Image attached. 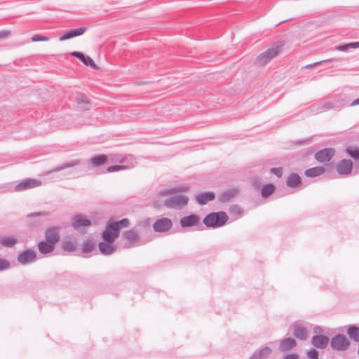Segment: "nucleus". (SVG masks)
I'll list each match as a JSON object with an SVG mask.
<instances>
[{
  "mask_svg": "<svg viewBox=\"0 0 359 359\" xmlns=\"http://www.w3.org/2000/svg\"><path fill=\"white\" fill-rule=\"evenodd\" d=\"M228 219L229 217L225 212H212L204 218L203 223L207 227L217 228L222 226Z\"/></svg>",
  "mask_w": 359,
  "mask_h": 359,
  "instance_id": "nucleus-1",
  "label": "nucleus"
},
{
  "mask_svg": "<svg viewBox=\"0 0 359 359\" xmlns=\"http://www.w3.org/2000/svg\"><path fill=\"white\" fill-rule=\"evenodd\" d=\"M188 196L184 195H175L165 200L163 205L168 208L181 210L188 204Z\"/></svg>",
  "mask_w": 359,
  "mask_h": 359,
  "instance_id": "nucleus-2",
  "label": "nucleus"
},
{
  "mask_svg": "<svg viewBox=\"0 0 359 359\" xmlns=\"http://www.w3.org/2000/svg\"><path fill=\"white\" fill-rule=\"evenodd\" d=\"M281 51V46L271 47L261 53L256 59L255 63L258 66H264L270 60L277 56Z\"/></svg>",
  "mask_w": 359,
  "mask_h": 359,
  "instance_id": "nucleus-3",
  "label": "nucleus"
},
{
  "mask_svg": "<svg viewBox=\"0 0 359 359\" xmlns=\"http://www.w3.org/2000/svg\"><path fill=\"white\" fill-rule=\"evenodd\" d=\"M91 225V222L81 215H75L72 220V227L82 233H86L87 229Z\"/></svg>",
  "mask_w": 359,
  "mask_h": 359,
  "instance_id": "nucleus-4",
  "label": "nucleus"
},
{
  "mask_svg": "<svg viewBox=\"0 0 359 359\" xmlns=\"http://www.w3.org/2000/svg\"><path fill=\"white\" fill-rule=\"evenodd\" d=\"M41 184L42 182L39 180L27 178L17 184L14 187V191L16 192H20L33 188L39 187Z\"/></svg>",
  "mask_w": 359,
  "mask_h": 359,
  "instance_id": "nucleus-5",
  "label": "nucleus"
},
{
  "mask_svg": "<svg viewBox=\"0 0 359 359\" xmlns=\"http://www.w3.org/2000/svg\"><path fill=\"white\" fill-rule=\"evenodd\" d=\"M349 344L348 339L343 334H337L331 339V347L337 351H344Z\"/></svg>",
  "mask_w": 359,
  "mask_h": 359,
  "instance_id": "nucleus-6",
  "label": "nucleus"
},
{
  "mask_svg": "<svg viewBox=\"0 0 359 359\" xmlns=\"http://www.w3.org/2000/svg\"><path fill=\"white\" fill-rule=\"evenodd\" d=\"M172 226V222L170 219L163 217L157 219L153 224L154 230L156 232H165L170 230Z\"/></svg>",
  "mask_w": 359,
  "mask_h": 359,
  "instance_id": "nucleus-7",
  "label": "nucleus"
},
{
  "mask_svg": "<svg viewBox=\"0 0 359 359\" xmlns=\"http://www.w3.org/2000/svg\"><path fill=\"white\" fill-rule=\"evenodd\" d=\"M118 231L110 223H109L102 232V238L104 241L113 243L118 236Z\"/></svg>",
  "mask_w": 359,
  "mask_h": 359,
  "instance_id": "nucleus-8",
  "label": "nucleus"
},
{
  "mask_svg": "<svg viewBox=\"0 0 359 359\" xmlns=\"http://www.w3.org/2000/svg\"><path fill=\"white\" fill-rule=\"evenodd\" d=\"M335 150L333 148H326L318 151L315 154L316 159L320 163L329 161L334 155Z\"/></svg>",
  "mask_w": 359,
  "mask_h": 359,
  "instance_id": "nucleus-9",
  "label": "nucleus"
},
{
  "mask_svg": "<svg viewBox=\"0 0 359 359\" xmlns=\"http://www.w3.org/2000/svg\"><path fill=\"white\" fill-rule=\"evenodd\" d=\"M353 169V162L349 159H343L337 165V170L340 175H347Z\"/></svg>",
  "mask_w": 359,
  "mask_h": 359,
  "instance_id": "nucleus-10",
  "label": "nucleus"
},
{
  "mask_svg": "<svg viewBox=\"0 0 359 359\" xmlns=\"http://www.w3.org/2000/svg\"><path fill=\"white\" fill-rule=\"evenodd\" d=\"M36 256V252L34 250H27L18 255V260L22 264H27L34 262Z\"/></svg>",
  "mask_w": 359,
  "mask_h": 359,
  "instance_id": "nucleus-11",
  "label": "nucleus"
},
{
  "mask_svg": "<svg viewBox=\"0 0 359 359\" xmlns=\"http://www.w3.org/2000/svg\"><path fill=\"white\" fill-rule=\"evenodd\" d=\"M46 241L55 245L60 240L59 228L50 227L45 231Z\"/></svg>",
  "mask_w": 359,
  "mask_h": 359,
  "instance_id": "nucleus-12",
  "label": "nucleus"
},
{
  "mask_svg": "<svg viewBox=\"0 0 359 359\" xmlns=\"http://www.w3.org/2000/svg\"><path fill=\"white\" fill-rule=\"evenodd\" d=\"M329 343V338L325 335L317 334L312 337V344L318 348H325Z\"/></svg>",
  "mask_w": 359,
  "mask_h": 359,
  "instance_id": "nucleus-13",
  "label": "nucleus"
},
{
  "mask_svg": "<svg viewBox=\"0 0 359 359\" xmlns=\"http://www.w3.org/2000/svg\"><path fill=\"white\" fill-rule=\"evenodd\" d=\"M199 220L198 215H191L181 218L180 223L182 227H190L196 225Z\"/></svg>",
  "mask_w": 359,
  "mask_h": 359,
  "instance_id": "nucleus-14",
  "label": "nucleus"
},
{
  "mask_svg": "<svg viewBox=\"0 0 359 359\" xmlns=\"http://www.w3.org/2000/svg\"><path fill=\"white\" fill-rule=\"evenodd\" d=\"M80 164H81V160H79V159H74V160H72V161H71L69 162L60 164V165L53 168L51 170L48 171L47 173L48 174V173H50V172H60V171H61L62 170H65V169H67V168H72V167L79 165Z\"/></svg>",
  "mask_w": 359,
  "mask_h": 359,
  "instance_id": "nucleus-15",
  "label": "nucleus"
},
{
  "mask_svg": "<svg viewBox=\"0 0 359 359\" xmlns=\"http://www.w3.org/2000/svg\"><path fill=\"white\" fill-rule=\"evenodd\" d=\"M71 55L81 60L86 65L90 66L95 69L98 68L91 57H86L80 52L74 51L71 53Z\"/></svg>",
  "mask_w": 359,
  "mask_h": 359,
  "instance_id": "nucleus-16",
  "label": "nucleus"
},
{
  "mask_svg": "<svg viewBox=\"0 0 359 359\" xmlns=\"http://www.w3.org/2000/svg\"><path fill=\"white\" fill-rule=\"evenodd\" d=\"M86 30V27H79L78 29H72L60 37V41H65L75 36L82 35Z\"/></svg>",
  "mask_w": 359,
  "mask_h": 359,
  "instance_id": "nucleus-17",
  "label": "nucleus"
},
{
  "mask_svg": "<svg viewBox=\"0 0 359 359\" xmlns=\"http://www.w3.org/2000/svg\"><path fill=\"white\" fill-rule=\"evenodd\" d=\"M215 194L211 191L200 194L196 196V201L200 205H205L209 201L214 200Z\"/></svg>",
  "mask_w": 359,
  "mask_h": 359,
  "instance_id": "nucleus-18",
  "label": "nucleus"
},
{
  "mask_svg": "<svg viewBox=\"0 0 359 359\" xmlns=\"http://www.w3.org/2000/svg\"><path fill=\"white\" fill-rule=\"evenodd\" d=\"M109 161V156L97 155L89 159V163L94 168L104 165Z\"/></svg>",
  "mask_w": 359,
  "mask_h": 359,
  "instance_id": "nucleus-19",
  "label": "nucleus"
},
{
  "mask_svg": "<svg viewBox=\"0 0 359 359\" xmlns=\"http://www.w3.org/2000/svg\"><path fill=\"white\" fill-rule=\"evenodd\" d=\"M78 107L82 110L89 109L90 100L83 94H78L76 98Z\"/></svg>",
  "mask_w": 359,
  "mask_h": 359,
  "instance_id": "nucleus-20",
  "label": "nucleus"
},
{
  "mask_svg": "<svg viewBox=\"0 0 359 359\" xmlns=\"http://www.w3.org/2000/svg\"><path fill=\"white\" fill-rule=\"evenodd\" d=\"M296 346V341L294 339L288 337L280 341V350L282 351H288Z\"/></svg>",
  "mask_w": 359,
  "mask_h": 359,
  "instance_id": "nucleus-21",
  "label": "nucleus"
},
{
  "mask_svg": "<svg viewBox=\"0 0 359 359\" xmlns=\"http://www.w3.org/2000/svg\"><path fill=\"white\" fill-rule=\"evenodd\" d=\"M271 348L265 346L259 351L255 352L250 359H265L271 354Z\"/></svg>",
  "mask_w": 359,
  "mask_h": 359,
  "instance_id": "nucleus-22",
  "label": "nucleus"
},
{
  "mask_svg": "<svg viewBox=\"0 0 359 359\" xmlns=\"http://www.w3.org/2000/svg\"><path fill=\"white\" fill-rule=\"evenodd\" d=\"M38 248L41 253L47 254L53 252L55 249V245L46 241H41L38 244Z\"/></svg>",
  "mask_w": 359,
  "mask_h": 359,
  "instance_id": "nucleus-23",
  "label": "nucleus"
},
{
  "mask_svg": "<svg viewBox=\"0 0 359 359\" xmlns=\"http://www.w3.org/2000/svg\"><path fill=\"white\" fill-rule=\"evenodd\" d=\"M99 248L100 252L105 255H109L115 250V247L112 245V243L106 241L100 243Z\"/></svg>",
  "mask_w": 359,
  "mask_h": 359,
  "instance_id": "nucleus-24",
  "label": "nucleus"
},
{
  "mask_svg": "<svg viewBox=\"0 0 359 359\" xmlns=\"http://www.w3.org/2000/svg\"><path fill=\"white\" fill-rule=\"evenodd\" d=\"M324 172H325V168H323L322 166H317V167H314V168L306 170L305 171V175L307 177H317V176L322 175L323 173H324Z\"/></svg>",
  "mask_w": 359,
  "mask_h": 359,
  "instance_id": "nucleus-25",
  "label": "nucleus"
},
{
  "mask_svg": "<svg viewBox=\"0 0 359 359\" xmlns=\"http://www.w3.org/2000/svg\"><path fill=\"white\" fill-rule=\"evenodd\" d=\"M286 183L290 187H296L301 183V178L297 174L292 173L287 177Z\"/></svg>",
  "mask_w": 359,
  "mask_h": 359,
  "instance_id": "nucleus-26",
  "label": "nucleus"
},
{
  "mask_svg": "<svg viewBox=\"0 0 359 359\" xmlns=\"http://www.w3.org/2000/svg\"><path fill=\"white\" fill-rule=\"evenodd\" d=\"M238 194V189L236 188L230 189L226 191H224L220 196V201L222 202H226L230 200L231 198L234 197Z\"/></svg>",
  "mask_w": 359,
  "mask_h": 359,
  "instance_id": "nucleus-27",
  "label": "nucleus"
},
{
  "mask_svg": "<svg viewBox=\"0 0 359 359\" xmlns=\"http://www.w3.org/2000/svg\"><path fill=\"white\" fill-rule=\"evenodd\" d=\"M119 163L121 165H131V168H134L136 164L135 158L132 155H127L125 156H121Z\"/></svg>",
  "mask_w": 359,
  "mask_h": 359,
  "instance_id": "nucleus-28",
  "label": "nucleus"
},
{
  "mask_svg": "<svg viewBox=\"0 0 359 359\" xmlns=\"http://www.w3.org/2000/svg\"><path fill=\"white\" fill-rule=\"evenodd\" d=\"M294 336L300 339H306L307 337L306 330L301 325H295L294 328Z\"/></svg>",
  "mask_w": 359,
  "mask_h": 359,
  "instance_id": "nucleus-29",
  "label": "nucleus"
},
{
  "mask_svg": "<svg viewBox=\"0 0 359 359\" xmlns=\"http://www.w3.org/2000/svg\"><path fill=\"white\" fill-rule=\"evenodd\" d=\"M17 243V239L13 236L3 237L0 240V244L3 246L11 248Z\"/></svg>",
  "mask_w": 359,
  "mask_h": 359,
  "instance_id": "nucleus-30",
  "label": "nucleus"
},
{
  "mask_svg": "<svg viewBox=\"0 0 359 359\" xmlns=\"http://www.w3.org/2000/svg\"><path fill=\"white\" fill-rule=\"evenodd\" d=\"M123 236L126 239L130 241H138L140 236L136 231L130 229L125 231Z\"/></svg>",
  "mask_w": 359,
  "mask_h": 359,
  "instance_id": "nucleus-31",
  "label": "nucleus"
},
{
  "mask_svg": "<svg viewBox=\"0 0 359 359\" xmlns=\"http://www.w3.org/2000/svg\"><path fill=\"white\" fill-rule=\"evenodd\" d=\"M347 333L351 339H353L355 341H359V327L351 326L348 329Z\"/></svg>",
  "mask_w": 359,
  "mask_h": 359,
  "instance_id": "nucleus-32",
  "label": "nucleus"
},
{
  "mask_svg": "<svg viewBox=\"0 0 359 359\" xmlns=\"http://www.w3.org/2000/svg\"><path fill=\"white\" fill-rule=\"evenodd\" d=\"M113 225L118 231L121 228L128 227L130 224V220L128 218H124L118 222H112L110 223Z\"/></svg>",
  "mask_w": 359,
  "mask_h": 359,
  "instance_id": "nucleus-33",
  "label": "nucleus"
},
{
  "mask_svg": "<svg viewBox=\"0 0 359 359\" xmlns=\"http://www.w3.org/2000/svg\"><path fill=\"white\" fill-rule=\"evenodd\" d=\"M347 154L354 160H359V149L355 147L349 146L346 149Z\"/></svg>",
  "mask_w": 359,
  "mask_h": 359,
  "instance_id": "nucleus-34",
  "label": "nucleus"
},
{
  "mask_svg": "<svg viewBox=\"0 0 359 359\" xmlns=\"http://www.w3.org/2000/svg\"><path fill=\"white\" fill-rule=\"evenodd\" d=\"M131 168V165H116L109 166L107 168L108 172H113L123 170H128Z\"/></svg>",
  "mask_w": 359,
  "mask_h": 359,
  "instance_id": "nucleus-35",
  "label": "nucleus"
},
{
  "mask_svg": "<svg viewBox=\"0 0 359 359\" xmlns=\"http://www.w3.org/2000/svg\"><path fill=\"white\" fill-rule=\"evenodd\" d=\"M359 48V42H353L347 43L342 46H338L336 47V49L339 51H346L348 48Z\"/></svg>",
  "mask_w": 359,
  "mask_h": 359,
  "instance_id": "nucleus-36",
  "label": "nucleus"
},
{
  "mask_svg": "<svg viewBox=\"0 0 359 359\" xmlns=\"http://www.w3.org/2000/svg\"><path fill=\"white\" fill-rule=\"evenodd\" d=\"M274 186L271 184L264 185L262 189V194L264 197L271 195L274 191Z\"/></svg>",
  "mask_w": 359,
  "mask_h": 359,
  "instance_id": "nucleus-37",
  "label": "nucleus"
},
{
  "mask_svg": "<svg viewBox=\"0 0 359 359\" xmlns=\"http://www.w3.org/2000/svg\"><path fill=\"white\" fill-rule=\"evenodd\" d=\"M188 189H189L188 186H181V187H176L174 189L165 190L164 191V194H169L175 193V192H184V191H187Z\"/></svg>",
  "mask_w": 359,
  "mask_h": 359,
  "instance_id": "nucleus-38",
  "label": "nucleus"
},
{
  "mask_svg": "<svg viewBox=\"0 0 359 359\" xmlns=\"http://www.w3.org/2000/svg\"><path fill=\"white\" fill-rule=\"evenodd\" d=\"M63 248L69 252H73L76 249V245L72 241H65L63 243Z\"/></svg>",
  "mask_w": 359,
  "mask_h": 359,
  "instance_id": "nucleus-39",
  "label": "nucleus"
},
{
  "mask_svg": "<svg viewBox=\"0 0 359 359\" xmlns=\"http://www.w3.org/2000/svg\"><path fill=\"white\" fill-rule=\"evenodd\" d=\"M335 107L336 105L334 103L327 101L320 104L319 108L322 110H329L334 108Z\"/></svg>",
  "mask_w": 359,
  "mask_h": 359,
  "instance_id": "nucleus-40",
  "label": "nucleus"
},
{
  "mask_svg": "<svg viewBox=\"0 0 359 359\" xmlns=\"http://www.w3.org/2000/svg\"><path fill=\"white\" fill-rule=\"evenodd\" d=\"M32 41L34 42L36 41H47L49 40L48 37L40 35V34H35L32 37Z\"/></svg>",
  "mask_w": 359,
  "mask_h": 359,
  "instance_id": "nucleus-41",
  "label": "nucleus"
},
{
  "mask_svg": "<svg viewBox=\"0 0 359 359\" xmlns=\"http://www.w3.org/2000/svg\"><path fill=\"white\" fill-rule=\"evenodd\" d=\"M94 244L91 241H87L83 248V252L85 253L90 252L93 250Z\"/></svg>",
  "mask_w": 359,
  "mask_h": 359,
  "instance_id": "nucleus-42",
  "label": "nucleus"
},
{
  "mask_svg": "<svg viewBox=\"0 0 359 359\" xmlns=\"http://www.w3.org/2000/svg\"><path fill=\"white\" fill-rule=\"evenodd\" d=\"M332 60H337V59L332 58V59H329V60L319 61V62H315V63H313V64L307 65L304 66V68L305 69L311 68L313 67H316L317 65H321V64H323L324 62H329V61H332Z\"/></svg>",
  "mask_w": 359,
  "mask_h": 359,
  "instance_id": "nucleus-43",
  "label": "nucleus"
},
{
  "mask_svg": "<svg viewBox=\"0 0 359 359\" xmlns=\"http://www.w3.org/2000/svg\"><path fill=\"white\" fill-rule=\"evenodd\" d=\"M308 356L310 359H319L318 353L316 349H311L308 352Z\"/></svg>",
  "mask_w": 359,
  "mask_h": 359,
  "instance_id": "nucleus-44",
  "label": "nucleus"
},
{
  "mask_svg": "<svg viewBox=\"0 0 359 359\" xmlns=\"http://www.w3.org/2000/svg\"><path fill=\"white\" fill-rule=\"evenodd\" d=\"M271 172L276 175L277 177H280L283 175V168H273L271 169Z\"/></svg>",
  "mask_w": 359,
  "mask_h": 359,
  "instance_id": "nucleus-45",
  "label": "nucleus"
},
{
  "mask_svg": "<svg viewBox=\"0 0 359 359\" xmlns=\"http://www.w3.org/2000/svg\"><path fill=\"white\" fill-rule=\"evenodd\" d=\"M10 264L8 262L4 259H0V271L6 269L9 267Z\"/></svg>",
  "mask_w": 359,
  "mask_h": 359,
  "instance_id": "nucleus-46",
  "label": "nucleus"
},
{
  "mask_svg": "<svg viewBox=\"0 0 359 359\" xmlns=\"http://www.w3.org/2000/svg\"><path fill=\"white\" fill-rule=\"evenodd\" d=\"M121 156V154H112L109 156V160L114 163H118Z\"/></svg>",
  "mask_w": 359,
  "mask_h": 359,
  "instance_id": "nucleus-47",
  "label": "nucleus"
},
{
  "mask_svg": "<svg viewBox=\"0 0 359 359\" xmlns=\"http://www.w3.org/2000/svg\"><path fill=\"white\" fill-rule=\"evenodd\" d=\"M284 359H298L297 353L286 354L283 357Z\"/></svg>",
  "mask_w": 359,
  "mask_h": 359,
  "instance_id": "nucleus-48",
  "label": "nucleus"
},
{
  "mask_svg": "<svg viewBox=\"0 0 359 359\" xmlns=\"http://www.w3.org/2000/svg\"><path fill=\"white\" fill-rule=\"evenodd\" d=\"M10 35V32L6 30H3L0 32V39H5Z\"/></svg>",
  "mask_w": 359,
  "mask_h": 359,
  "instance_id": "nucleus-49",
  "label": "nucleus"
},
{
  "mask_svg": "<svg viewBox=\"0 0 359 359\" xmlns=\"http://www.w3.org/2000/svg\"><path fill=\"white\" fill-rule=\"evenodd\" d=\"M231 210L235 213H241V208L238 205H234L233 207H231Z\"/></svg>",
  "mask_w": 359,
  "mask_h": 359,
  "instance_id": "nucleus-50",
  "label": "nucleus"
},
{
  "mask_svg": "<svg viewBox=\"0 0 359 359\" xmlns=\"http://www.w3.org/2000/svg\"><path fill=\"white\" fill-rule=\"evenodd\" d=\"M46 213L45 212H33V213H30L27 215V217H37V216H39V215H45Z\"/></svg>",
  "mask_w": 359,
  "mask_h": 359,
  "instance_id": "nucleus-51",
  "label": "nucleus"
},
{
  "mask_svg": "<svg viewBox=\"0 0 359 359\" xmlns=\"http://www.w3.org/2000/svg\"><path fill=\"white\" fill-rule=\"evenodd\" d=\"M322 332H323V330L319 326L315 327L313 329V332L316 334H320Z\"/></svg>",
  "mask_w": 359,
  "mask_h": 359,
  "instance_id": "nucleus-52",
  "label": "nucleus"
},
{
  "mask_svg": "<svg viewBox=\"0 0 359 359\" xmlns=\"http://www.w3.org/2000/svg\"><path fill=\"white\" fill-rule=\"evenodd\" d=\"M359 104V98L355 100L351 104V106L353 107V106H356V105H358Z\"/></svg>",
  "mask_w": 359,
  "mask_h": 359,
  "instance_id": "nucleus-53",
  "label": "nucleus"
},
{
  "mask_svg": "<svg viewBox=\"0 0 359 359\" xmlns=\"http://www.w3.org/2000/svg\"><path fill=\"white\" fill-rule=\"evenodd\" d=\"M131 245L130 243H126L125 248H130Z\"/></svg>",
  "mask_w": 359,
  "mask_h": 359,
  "instance_id": "nucleus-54",
  "label": "nucleus"
}]
</instances>
